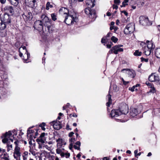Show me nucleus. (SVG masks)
I'll return each instance as SVG.
<instances>
[{"label": "nucleus", "instance_id": "338daca9", "mask_svg": "<svg viewBox=\"0 0 160 160\" xmlns=\"http://www.w3.org/2000/svg\"><path fill=\"white\" fill-rule=\"evenodd\" d=\"M123 51V49L122 48H119L118 49V50H117V52H122Z\"/></svg>", "mask_w": 160, "mask_h": 160}, {"label": "nucleus", "instance_id": "ea45409f", "mask_svg": "<svg viewBox=\"0 0 160 160\" xmlns=\"http://www.w3.org/2000/svg\"><path fill=\"white\" fill-rule=\"evenodd\" d=\"M4 25L3 24L2 22V20L0 19V28H4Z\"/></svg>", "mask_w": 160, "mask_h": 160}, {"label": "nucleus", "instance_id": "6e6552de", "mask_svg": "<svg viewBox=\"0 0 160 160\" xmlns=\"http://www.w3.org/2000/svg\"><path fill=\"white\" fill-rule=\"evenodd\" d=\"M12 135V133L10 131L8 132H6L3 135L4 138L2 140V142L4 143L7 142L8 141V138H9L12 142H13V140L12 138H10L11 137Z\"/></svg>", "mask_w": 160, "mask_h": 160}, {"label": "nucleus", "instance_id": "4468645a", "mask_svg": "<svg viewBox=\"0 0 160 160\" xmlns=\"http://www.w3.org/2000/svg\"><path fill=\"white\" fill-rule=\"evenodd\" d=\"M45 133L43 132L41 133L39 138L37 139L36 141L38 143H44L46 140L45 137Z\"/></svg>", "mask_w": 160, "mask_h": 160}, {"label": "nucleus", "instance_id": "dca6fc26", "mask_svg": "<svg viewBox=\"0 0 160 160\" xmlns=\"http://www.w3.org/2000/svg\"><path fill=\"white\" fill-rule=\"evenodd\" d=\"M148 80L152 82L156 81L159 80V77L158 75H155L153 74L150 75L148 77Z\"/></svg>", "mask_w": 160, "mask_h": 160}, {"label": "nucleus", "instance_id": "3c124183", "mask_svg": "<svg viewBox=\"0 0 160 160\" xmlns=\"http://www.w3.org/2000/svg\"><path fill=\"white\" fill-rule=\"evenodd\" d=\"M73 148L76 149H77L78 150H80V148L79 146H77L76 145H74L73 146Z\"/></svg>", "mask_w": 160, "mask_h": 160}, {"label": "nucleus", "instance_id": "680f3d73", "mask_svg": "<svg viewBox=\"0 0 160 160\" xmlns=\"http://www.w3.org/2000/svg\"><path fill=\"white\" fill-rule=\"evenodd\" d=\"M111 35H112V33H110V32L108 33L106 36V38H107L110 37Z\"/></svg>", "mask_w": 160, "mask_h": 160}, {"label": "nucleus", "instance_id": "69168bd1", "mask_svg": "<svg viewBox=\"0 0 160 160\" xmlns=\"http://www.w3.org/2000/svg\"><path fill=\"white\" fill-rule=\"evenodd\" d=\"M19 142V141L18 140H16L14 142L15 144V145L16 146H18V143Z\"/></svg>", "mask_w": 160, "mask_h": 160}, {"label": "nucleus", "instance_id": "aec40b11", "mask_svg": "<svg viewBox=\"0 0 160 160\" xmlns=\"http://www.w3.org/2000/svg\"><path fill=\"white\" fill-rule=\"evenodd\" d=\"M146 42L147 43V47L145 48V49H149L151 50L152 49L154 48V46H153V43L152 42L149 41H147Z\"/></svg>", "mask_w": 160, "mask_h": 160}, {"label": "nucleus", "instance_id": "774afa93", "mask_svg": "<svg viewBox=\"0 0 160 160\" xmlns=\"http://www.w3.org/2000/svg\"><path fill=\"white\" fill-rule=\"evenodd\" d=\"M6 0H0V2L2 4H4L5 3Z\"/></svg>", "mask_w": 160, "mask_h": 160}, {"label": "nucleus", "instance_id": "a878e982", "mask_svg": "<svg viewBox=\"0 0 160 160\" xmlns=\"http://www.w3.org/2000/svg\"><path fill=\"white\" fill-rule=\"evenodd\" d=\"M36 138V137L34 136V135H30L29 137L28 138L29 140V144L32 145V140H33V139H35Z\"/></svg>", "mask_w": 160, "mask_h": 160}, {"label": "nucleus", "instance_id": "c9c22d12", "mask_svg": "<svg viewBox=\"0 0 160 160\" xmlns=\"http://www.w3.org/2000/svg\"><path fill=\"white\" fill-rule=\"evenodd\" d=\"M145 50L144 52L145 53L146 55H149L151 52V50L147 49V50L145 49Z\"/></svg>", "mask_w": 160, "mask_h": 160}, {"label": "nucleus", "instance_id": "4d7b16f0", "mask_svg": "<svg viewBox=\"0 0 160 160\" xmlns=\"http://www.w3.org/2000/svg\"><path fill=\"white\" fill-rule=\"evenodd\" d=\"M70 117H71L72 116V117H77V115L75 113H73V114H70Z\"/></svg>", "mask_w": 160, "mask_h": 160}, {"label": "nucleus", "instance_id": "de8ad7c7", "mask_svg": "<svg viewBox=\"0 0 160 160\" xmlns=\"http://www.w3.org/2000/svg\"><path fill=\"white\" fill-rule=\"evenodd\" d=\"M114 1L115 3L118 5H119L120 2V0H114Z\"/></svg>", "mask_w": 160, "mask_h": 160}, {"label": "nucleus", "instance_id": "a211bd4d", "mask_svg": "<svg viewBox=\"0 0 160 160\" xmlns=\"http://www.w3.org/2000/svg\"><path fill=\"white\" fill-rule=\"evenodd\" d=\"M95 0H86V3L88 8H92L95 6Z\"/></svg>", "mask_w": 160, "mask_h": 160}, {"label": "nucleus", "instance_id": "f8f14e48", "mask_svg": "<svg viewBox=\"0 0 160 160\" xmlns=\"http://www.w3.org/2000/svg\"><path fill=\"white\" fill-rule=\"evenodd\" d=\"M20 148L18 146H15L14 152L13 153V156L14 158L17 159V158L21 156V153L20 152Z\"/></svg>", "mask_w": 160, "mask_h": 160}, {"label": "nucleus", "instance_id": "49530a36", "mask_svg": "<svg viewBox=\"0 0 160 160\" xmlns=\"http://www.w3.org/2000/svg\"><path fill=\"white\" fill-rule=\"evenodd\" d=\"M136 3V1L134 0H131L130 2L131 6H132L133 4H135Z\"/></svg>", "mask_w": 160, "mask_h": 160}, {"label": "nucleus", "instance_id": "9b49d317", "mask_svg": "<svg viewBox=\"0 0 160 160\" xmlns=\"http://www.w3.org/2000/svg\"><path fill=\"white\" fill-rule=\"evenodd\" d=\"M50 124L52 125L54 128L56 130L60 129L62 127L61 122L59 121H53L50 122Z\"/></svg>", "mask_w": 160, "mask_h": 160}, {"label": "nucleus", "instance_id": "f03ea898", "mask_svg": "<svg viewBox=\"0 0 160 160\" xmlns=\"http://www.w3.org/2000/svg\"><path fill=\"white\" fill-rule=\"evenodd\" d=\"M128 112V105L125 103L122 104L118 110H112L110 115L112 117L117 118L122 114H126Z\"/></svg>", "mask_w": 160, "mask_h": 160}, {"label": "nucleus", "instance_id": "5fc2aeb1", "mask_svg": "<svg viewBox=\"0 0 160 160\" xmlns=\"http://www.w3.org/2000/svg\"><path fill=\"white\" fill-rule=\"evenodd\" d=\"M73 146V143H71L70 144L69 146V149L70 150H72V148Z\"/></svg>", "mask_w": 160, "mask_h": 160}, {"label": "nucleus", "instance_id": "09e8293b", "mask_svg": "<svg viewBox=\"0 0 160 160\" xmlns=\"http://www.w3.org/2000/svg\"><path fill=\"white\" fill-rule=\"evenodd\" d=\"M56 152L58 154H60L62 152V151L61 149L58 148L56 149Z\"/></svg>", "mask_w": 160, "mask_h": 160}, {"label": "nucleus", "instance_id": "0e129e2a", "mask_svg": "<svg viewBox=\"0 0 160 160\" xmlns=\"http://www.w3.org/2000/svg\"><path fill=\"white\" fill-rule=\"evenodd\" d=\"M74 134V133L73 132H71L69 134V136L70 137H71L73 136Z\"/></svg>", "mask_w": 160, "mask_h": 160}, {"label": "nucleus", "instance_id": "58836bf2", "mask_svg": "<svg viewBox=\"0 0 160 160\" xmlns=\"http://www.w3.org/2000/svg\"><path fill=\"white\" fill-rule=\"evenodd\" d=\"M135 87L133 86L132 88H129V89L132 92H133L134 91V89H135V90L137 91L138 90V89L137 88H135Z\"/></svg>", "mask_w": 160, "mask_h": 160}, {"label": "nucleus", "instance_id": "bf43d9fd", "mask_svg": "<svg viewBox=\"0 0 160 160\" xmlns=\"http://www.w3.org/2000/svg\"><path fill=\"white\" fill-rule=\"evenodd\" d=\"M114 50H113V48H112V49H111L110 51L109 52V53L110 54H111V53H112L113 52Z\"/></svg>", "mask_w": 160, "mask_h": 160}, {"label": "nucleus", "instance_id": "f257e3e1", "mask_svg": "<svg viewBox=\"0 0 160 160\" xmlns=\"http://www.w3.org/2000/svg\"><path fill=\"white\" fill-rule=\"evenodd\" d=\"M41 18L42 20H38L35 22L33 26L35 29L41 31L43 29V23L44 26L47 27L48 32H50L52 30L53 28L51 20L44 14L41 16Z\"/></svg>", "mask_w": 160, "mask_h": 160}, {"label": "nucleus", "instance_id": "052dcab7", "mask_svg": "<svg viewBox=\"0 0 160 160\" xmlns=\"http://www.w3.org/2000/svg\"><path fill=\"white\" fill-rule=\"evenodd\" d=\"M65 155L66 158H67L69 157L70 154L69 153H66Z\"/></svg>", "mask_w": 160, "mask_h": 160}, {"label": "nucleus", "instance_id": "c85d7f7f", "mask_svg": "<svg viewBox=\"0 0 160 160\" xmlns=\"http://www.w3.org/2000/svg\"><path fill=\"white\" fill-rule=\"evenodd\" d=\"M53 7V5L52 4H51L49 2H48L46 6V9L47 10H48L50 8H52Z\"/></svg>", "mask_w": 160, "mask_h": 160}, {"label": "nucleus", "instance_id": "6ab92c4d", "mask_svg": "<svg viewBox=\"0 0 160 160\" xmlns=\"http://www.w3.org/2000/svg\"><path fill=\"white\" fill-rule=\"evenodd\" d=\"M3 24L4 25V28H0V36L2 37H5L7 35L6 31L5 29L6 28V25L4 23Z\"/></svg>", "mask_w": 160, "mask_h": 160}, {"label": "nucleus", "instance_id": "2eb2a0df", "mask_svg": "<svg viewBox=\"0 0 160 160\" xmlns=\"http://www.w3.org/2000/svg\"><path fill=\"white\" fill-rule=\"evenodd\" d=\"M59 13L64 17L69 14L68 10L65 8L62 7L59 10Z\"/></svg>", "mask_w": 160, "mask_h": 160}, {"label": "nucleus", "instance_id": "1a4fd4ad", "mask_svg": "<svg viewBox=\"0 0 160 160\" xmlns=\"http://www.w3.org/2000/svg\"><path fill=\"white\" fill-rule=\"evenodd\" d=\"M22 17L26 21H30L32 18V13L30 11H27L24 12L22 14Z\"/></svg>", "mask_w": 160, "mask_h": 160}, {"label": "nucleus", "instance_id": "423d86ee", "mask_svg": "<svg viewBox=\"0 0 160 160\" xmlns=\"http://www.w3.org/2000/svg\"><path fill=\"white\" fill-rule=\"evenodd\" d=\"M139 22L143 26H149L152 24V22L149 21L148 17L143 16L139 17Z\"/></svg>", "mask_w": 160, "mask_h": 160}, {"label": "nucleus", "instance_id": "c756f323", "mask_svg": "<svg viewBox=\"0 0 160 160\" xmlns=\"http://www.w3.org/2000/svg\"><path fill=\"white\" fill-rule=\"evenodd\" d=\"M28 155V152H25L23 153L22 155L23 160H27V158Z\"/></svg>", "mask_w": 160, "mask_h": 160}, {"label": "nucleus", "instance_id": "c03bdc74", "mask_svg": "<svg viewBox=\"0 0 160 160\" xmlns=\"http://www.w3.org/2000/svg\"><path fill=\"white\" fill-rule=\"evenodd\" d=\"M141 59L142 61H144L145 62H147L148 61V58H144L142 57L141 58Z\"/></svg>", "mask_w": 160, "mask_h": 160}, {"label": "nucleus", "instance_id": "b1692460", "mask_svg": "<svg viewBox=\"0 0 160 160\" xmlns=\"http://www.w3.org/2000/svg\"><path fill=\"white\" fill-rule=\"evenodd\" d=\"M107 97L108 98V102H107L106 105L107 106L109 107L110 105L112 103V100L111 99V96L110 94H109L107 95Z\"/></svg>", "mask_w": 160, "mask_h": 160}, {"label": "nucleus", "instance_id": "37998d69", "mask_svg": "<svg viewBox=\"0 0 160 160\" xmlns=\"http://www.w3.org/2000/svg\"><path fill=\"white\" fill-rule=\"evenodd\" d=\"M149 91L150 92H151L153 93L155 92V88L154 87H152V88H151V89Z\"/></svg>", "mask_w": 160, "mask_h": 160}, {"label": "nucleus", "instance_id": "72a5a7b5", "mask_svg": "<svg viewBox=\"0 0 160 160\" xmlns=\"http://www.w3.org/2000/svg\"><path fill=\"white\" fill-rule=\"evenodd\" d=\"M142 52H139L138 50H136L135 52L134 53V55L135 56H140L141 55Z\"/></svg>", "mask_w": 160, "mask_h": 160}, {"label": "nucleus", "instance_id": "5701e85b", "mask_svg": "<svg viewBox=\"0 0 160 160\" xmlns=\"http://www.w3.org/2000/svg\"><path fill=\"white\" fill-rule=\"evenodd\" d=\"M33 127H29L27 130V138H28V137H29L30 135H33V133L34 132V131L33 130H30V129L32 128Z\"/></svg>", "mask_w": 160, "mask_h": 160}, {"label": "nucleus", "instance_id": "864d4df0", "mask_svg": "<svg viewBox=\"0 0 160 160\" xmlns=\"http://www.w3.org/2000/svg\"><path fill=\"white\" fill-rule=\"evenodd\" d=\"M76 145H78L79 147H80L81 145V143L79 141H77L75 143Z\"/></svg>", "mask_w": 160, "mask_h": 160}, {"label": "nucleus", "instance_id": "bb28decb", "mask_svg": "<svg viewBox=\"0 0 160 160\" xmlns=\"http://www.w3.org/2000/svg\"><path fill=\"white\" fill-rule=\"evenodd\" d=\"M0 157L2 158L4 160H5L9 157V156L7 153H5L3 154H0Z\"/></svg>", "mask_w": 160, "mask_h": 160}, {"label": "nucleus", "instance_id": "7ed1b4c3", "mask_svg": "<svg viewBox=\"0 0 160 160\" xmlns=\"http://www.w3.org/2000/svg\"><path fill=\"white\" fill-rule=\"evenodd\" d=\"M76 15H69L68 14L65 17L64 22L67 24L70 25L74 22H77Z\"/></svg>", "mask_w": 160, "mask_h": 160}, {"label": "nucleus", "instance_id": "7c9ffc66", "mask_svg": "<svg viewBox=\"0 0 160 160\" xmlns=\"http://www.w3.org/2000/svg\"><path fill=\"white\" fill-rule=\"evenodd\" d=\"M113 48V50H114L113 53L116 54H118L117 50L119 48V47L118 45H116L112 47Z\"/></svg>", "mask_w": 160, "mask_h": 160}, {"label": "nucleus", "instance_id": "f704fd0d", "mask_svg": "<svg viewBox=\"0 0 160 160\" xmlns=\"http://www.w3.org/2000/svg\"><path fill=\"white\" fill-rule=\"evenodd\" d=\"M51 17L52 18V19L54 21H55L57 19L56 15L55 13H52L51 14Z\"/></svg>", "mask_w": 160, "mask_h": 160}, {"label": "nucleus", "instance_id": "2f4dec72", "mask_svg": "<svg viewBox=\"0 0 160 160\" xmlns=\"http://www.w3.org/2000/svg\"><path fill=\"white\" fill-rule=\"evenodd\" d=\"M63 139L61 138H58L56 140V142H57L58 144H60V145L61 146H62L63 144Z\"/></svg>", "mask_w": 160, "mask_h": 160}, {"label": "nucleus", "instance_id": "e2e57ef3", "mask_svg": "<svg viewBox=\"0 0 160 160\" xmlns=\"http://www.w3.org/2000/svg\"><path fill=\"white\" fill-rule=\"evenodd\" d=\"M121 12L124 13V14L126 16H127L128 15V13L125 11H121Z\"/></svg>", "mask_w": 160, "mask_h": 160}, {"label": "nucleus", "instance_id": "393cba45", "mask_svg": "<svg viewBox=\"0 0 160 160\" xmlns=\"http://www.w3.org/2000/svg\"><path fill=\"white\" fill-rule=\"evenodd\" d=\"M11 3L15 6H17L18 4V0H9Z\"/></svg>", "mask_w": 160, "mask_h": 160}, {"label": "nucleus", "instance_id": "79ce46f5", "mask_svg": "<svg viewBox=\"0 0 160 160\" xmlns=\"http://www.w3.org/2000/svg\"><path fill=\"white\" fill-rule=\"evenodd\" d=\"M0 150L1 153V154H4L5 153H7L5 149H1V148H0Z\"/></svg>", "mask_w": 160, "mask_h": 160}, {"label": "nucleus", "instance_id": "4c0bfd02", "mask_svg": "<svg viewBox=\"0 0 160 160\" xmlns=\"http://www.w3.org/2000/svg\"><path fill=\"white\" fill-rule=\"evenodd\" d=\"M7 147H8L7 151H9L11 149H12V145H9V144H7Z\"/></svg>", "mask_w": 160, "mask_h": 160}, {"label": "nucleus", "instance_id": "603ef678", "mask_svg": "<svg viewBox=\"0 0 160 160\" xmlns=\"http://www.w3.org/2000/svg\"><path fill=\"white\" fill-rule=\"evenodd\" d=\"M138 152V150H136L134 151V153L135 154V157H137V154Z\"/></svg>", "mask_w": 160, "mask_h": 160}, {"label": "nucleus", "instance_id": "0eeeda50", "mask_svg": "<svg viewBox=\"0 0 160 160\" xmlns=\"http://www.w3.org/2000/svg\"><path fill=\"white\" fill-rule=\"evenodd\" d=\"M84 12L91 18H96L95 10L94 9H91L90 8L88 7L86 8L85 9Z\"/></svg>", "mask_w": 160, "mask_h": 160}, {"label": "nucleus", "instance_id": "a19ab883", "mask_svg": "<svg viewBox=\"0 0 160 160\" xmlns=\"http://www.w3.org/2000/svg\"><path fill=\"white\" fill-rule=\"evenodd\" d=\"M113 89L116 91H117L119 90V88L116 85H114L113 86Z\"/></svg>", "mask_w": 160, "mask_h": 160}, {"label": "nucleus", "instance_id": "9d476101", "mask_svg": "<svg viewBox=\"0 0 160 160\" xmlns=\"http://www.w3.org/2000/svg\"><path fill=\"white\" fill-rule=\"evenodd\" d=\"M124 70L126 71V73L128 74V77L133 78L136 76L135 72L133 70L129 69H123L122 70V71Z\"/></svg>", "mask_w": 160, "mask_h": 160}, {"label": "nucleus", "instance_id": "ddd939ff", "mask_svg": "<svg viewBox=\"0 0 160 160\" xmlns=\"http://www.w3.org/2000/svg\"><path fill=\"white\" fill-rule=\"evenodd\" d=\"M35 0H25L26 5L32 8L35 7Z\"/></svg>", "mask_w": 160, "mask_h": 160}, {"label": "nucleus", "instance_id": "39448f33", "mask_svg": "<svg viewBox=\"0 0 160 160\" xmlns=\"http://www.w3.org/2000/svg\"><path fill=\"white\" fill-rule=\"evenodd\" d=\"M135 29L134 25L132 23L128 24L124 29V33L128 34L132 32Z\"/></svg>", "mask_w": 160, "mask_h": 160}, {"label": "nucleus", "instance_id": "8fccbe9b", "mask_svg": "<svg viewBox=\"0 0 160 160\" xmlns=\"http://www.w3.org/2000/svg\"><path fill=\"white\" fill-rule=\"evenodd\" d=\"M76 141V140L75 138H72L70 140V141L74 143Z\"/></svg>", "mask_w": 160, "mask_h": 160}, {"label": "nucleus", "instance_id": "4be33fe9", "mask_svg": "<svg viewBox=\"0 0 160 160\" xmlns=\"http://www.w3.org/2000/svg\"><path fill=\"white\" fill-rule=\"evenodd\" d=\"M138 113V112L136 108H132L130 112L131 116L132 117L136 116Z\"/></svg>", "mask_w": 160, "mask_h": 160}, {"label": "nucleus", "instance_id": "a18cd8bd", "mask_svg": "<svg viewBox=\"0 0 160 160\" xmlns=\"http://www.w3.org/2000/svg\"><path fill=\"white\" fill-rule=\"evenodd\" d=\"M45 125V123L43 122L42 124H40L39 125V127H42V129L43 130L44 129H45V128L43 127V126H44Z\"/></svg>", "mask_w": 160, "mask_h": 160}, {"label": "nucleus", "instance_id": "412c9836", "mask_svg": "<svg viewBox=\"0 0 160 160\" xmlns=\"http://www.w3.org/2000/svg\"><path fill=\"white\" fill-rule=\"evenodd\" d=\"M5 10L11 13L14 12V9L13 7L11 6H7L4 8Z\"/></svg>", "mask_w": 160, "mask_h": 160}, {"label": "nucleus", "instance_id": "cd10ccee", "mask_svg": "<svg viewBox=\"0 0 160 160\" xmlns=\"http://www.w3.org/2000/svg\"><path fill=\"white\" fill-rule=\"evenodd\" d=\"M155 54L157 58H160V48H157L156 50Z\"/></svg>", "mask_w": 160, "mask_h": 160}, {"label": "nucleus", "instance_id": "e433bc0d", "mask_svg": "<svg viewBox=\"0 0 160 160\" xmlns=\"http://www.w3.org/2000/svg\"><path fill=\"white\" fill-rule=\"evenodd\" d=\"M111 40L114 43L117 42L118 41V39L117 38H116L114 36H112L111 38Z\"/></svg>", "mask_w": 160, "mask_h": 160}, {"label": "nucleus", "instance_id": "20e7f679", "mask_svg": "<svg viewBox=\"0 0 160 160\" xmlns=\"http://www.w3.org/2000/svg\"><path fill=\"white\" fill-rule=\"evenodd\" d=\"M22 50L23 51V53H24V56L23 57H27V58H25L24 57L23 58H22L25 61H26L30 57V54L28 53L27 50L26 49V48L25 46L21 47L20 48H19V55L20 57L22 58V57L23 54L21 52V51Z\"/></svg>", "mask_w": 160, "mask_h": 160}, {"label": "nucleus", "instance_id": "6e6d98bb", "mask_svg": "<svg viewBox=\"0 0 160 160\" xmlns=\"http://www.w3.org/2000/svg\"><path fill=\"white\" fill-rule=\"evenodd\" d=\"M113 9H115L117 10L118 8V7L117 5L114 4L113 5Z\"/></svg>", "mask_w": 160, "mask_h": 160}, {"label": "nucleus", "instance_id": "473e14b6", "mask_svg": "<svg viewBox=\"0 0 160 160\" xmlns=\"http://www.w3.org/2000/svg\"><path fill=\"white\" fill-rule=\"evenodd\" d=\"M128 0H124L122 3V5L121 6V7H125L126 5H128L127 3L128 2Z\"/></svg>", "mask_w": 160, "mask_h": 160}, {"label": "nucleus", "instance_id": "13d9d810", "mask_svg": "<svg viewBox=\"0 0 160 160\" xmlns=\"http://www.w3.org/2000/svg\"><path fill=\"white\" fill-rule=\"evenodd\" d=\"M101 42L102 43H105V38H102V39Z\"/></svg>", "mask_w": 160, "mask_h": 160}, {"label": "nucleus", "instance_id": "f3484780", "mask_svg": "<svg viewBox=\"0 0 160 160\" xmlns=\"http://www.w3.org/2000/svg\"><path fill=\"white\" fill-rule=\"evenodd\" d=\"M3 23L6 25V24H9L11 22V19L9 16L7 15H4L3 18V21L2 20Z\"/></svg>", "mask_w": 160, "mask_h": 160}]
</instances>
